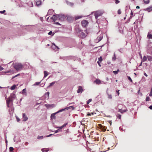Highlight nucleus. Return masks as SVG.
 <instances>
[{
  "instance_id": "nucleus-62",
  "label": "nucleus",
  "mask_w": 152,
  "mask_h": 152,
  "mask_svg": "<svg viewBox=\"0 0 152 152\" xmlns=\"http://www.w3.org/2000/svg\"><path fill=\"white\" fill-rule=\"evenodd\" d=\"M56 24L57 25H60V24L58 22H57L56 23Z\"/></svg>"
},
{
  "instance_id": "nucleus-32",
  "label": "nucleus",
  "mask_w": 152,
  "mask_h": 152,
  "mask_svg": "<svg viewBox=\"0 0 152 152\" xmlns=\"http://www.w3.org/2000/svg\"><path fill=\"white\" fill-rule=\"evenodd\" d=\"M14 150V148L12 147H11L10 148V151L12 152Z\"/></svg>"
},
{
  "instance_id": "nucleus-42",
  "label": "nucleus",
  "mask_w": 152,
  "mask_h": 152,
  "mask_svg": "<svg viewBox=\"0 0 152 152\" xmlns=\"http://www.w3.org/2000/svg\"><path fill=\"white\" fill-rule=\"evenodd\" d=\"M128 79L131 82H133V81H132V79L129 76H128Z\"/></svg>"
},
{
  "instance_id": "nucleus-4",
  "label": "nucleus",
  "mask_w": 152,
  "mask_h": 152,
  "mask_svg": "<svg viewBox=\"0 0 152 152\" xmlns=\"http://www.w3.org/2000/svg\"><path fill=\"white\" fill-rule=\"evenodd\" d=\"M71 108H72V110H74V107L72 106H70L68 107H66L64 109H62L58 110V112H61L64 111L68 110Z\"/></svg>"
},
{
  "instance_id": "nucleus-47",
  "label": "nucleus",
  "mask_w": 152,
  "mask_h": 152,
  "mask_svg": "<svg viewBox=\"0 0 152 152\" xmlns=\"http://www.w3.org/2000/svg\"><path fill=\"white\" fill-rule=\"evenodd\" d=\"M115 3L116 4H117L118 3H119L120 2V1H118V0H115Z\"/></svg>"
},
{
  "instance_id": "nucleus-52",
  "label": "nucleus",
  "mask_w": 152,
  "mask_h": 152,
  "mask_svg": "<svg viewBox=\"0 0 152 152\" xmlns=\"http://www.w3.org/2000/svg\"><path fill=\"white\" fill-rule=\"evenodd\" d=\"M60 130H59V129H58V130H56L55 131V133H57Z\"/></svg>"
},
{
  "instance_id": "nucleus-54",
  "label": "nucleus",
  "mask_w": 152,
  "mask_h": 152,
  "mask_svg": "<svg viewBox=\"0 0 152 152\" xmlns=\"http://www.w3.org/2000/svg\"><path fill=\"white\" fill-rule=\"evenodd\" d=\"M52 34V32L51 31H50L48 33V34L49 35H51Z\"/></svg>"
},
{
  "instance_id": "nucleus-41",
  "label": "nucleus",
  "mask_w": 152,
  "mask_h": 152,
  "mask_svg": "<svg viewBox=\"0 0 152 152\" xmlns=\"http://www.w3.org/2000/svg\"><path fill=\"white\" fill-rule=\"evenodd\" d=\"M99 60L100 61H102V58L101 56H100L99 58Z\"/></svg>"
},
{
  "instance_id": "nucleus-61",
  "label": "nucleus",
  "mask_w": 152,
  "mask_h": 152,
  "mask_svg": "<svg viewBox=\"0 0 152 152\" xmlns=\"http://www.w3.org/2000/svg\"><path fill=\"white\" fill-rule=\"evenodd\" d=\"M136 8L137 9H139L140 8V7L139 6H137L136 7Z\"/></svg>"
},
{
  "instance_id": "nucleus-50",
  "label": "nucleus",
  "mask_w": 152,
  "mask_h": 152,
  "mask_svg": "<svg viewBox=\"0 0 152 152\" xmlns=\"http://www.w3.org/2000/svg\"><path fill=\"white\" fill-rule=\"evenodd\" d=\"M119 90H117V91H116V93H117V94H118V96H119Z\"/></svg>"
},
{
  "instance_id": "nucleus-44",
  "label": "nucleus",
  "mask_w": 152,
  "mask_h": 152,
  "mask_svg": "<svg viewBox=\"0 0 152 152\" xmlns=\"http://www.w3.org/2000/svg\"><path fill=\"white\" fill-rule=\"evenodd\" d=\"M149 96H152V88H151V91L150 93L149 94Z\"/></svg>"
},
{
  "instance_id": "nucleus-13",
  "label": "nucleus",
  "mask_w": 152,
  "mask_h": 152,
  "mask_svg": "<svg viewBox=\"0 0 152 152\" xmlns=\"http://www.w3.org/2000/svg\"><path fill=\"white\" fill-rule=\"evenodd\" d=\"M59 113V112H58V111H57V112L56 113H55L51 114V116H50L51 118L52 119H55V115L56 114H57L58 113Z\"/></svg>"
},
{
  "instance_id": "nucleus-1",
  "label": "nucleus",
  "mask_w": 152,
  "mask_h": 152,
  "mask_svg": "<svg viewBox=\"0 0 152 152\" xmlns=\"http://www.w3.org/2000/svg\"><path fill=\"white\" fill-rule=\"evenodd\" d=\"M13 67L17 71L21 70L23 67V66L21 63H16L13 64Z\"/></svg>"
},
{
  "instance_id": "nucleus-40",
  "label": "nucleus",
  "mask_w": 152,
  "mask_h": 152,
  "mask_svg": "<svg viewBox=\"0 0 152 152\" xmlns=\"http://www.w3.org/2000/svg\"><path fill=\"white\" fill-rule=\"evenodd\" d=\"M108 98H109V99H112V95H111V94H108Z\"/></svg>"
},
{
  "instance_id": "nucleus-19",
  "label": "nucleus",
  "mask_w": 152,
  "mask_h": 152,
  "mask_svg": "<svg viewBox=\"0 0 152 152\" xmlns=\"http://www.w3.org/2000/svg\"><path fill=\"white\" fill-rule=\"evenodd\" d=\"M50 93L49 91H48L45 93V97L47 98L48 99L49 98V96Z\"/></svg>"
},
{
  "instance_id": "nucleus-3",
  "label": "nucleus",
  "mask_w": 152,
  "mask_h": 152,
  "mask_svg": "<svg viewBox=\"0 0 152 152\" xmlns=\"http://www.w3.org/2000/svg\"><path fill=\"white\" fill-rule=\"evenodd\" d=\"M58 20L61 21H64L66 18V16L64 15H58Z\"/></svg>"
},
{
  "instance_id": "nucleus-59",
  "label": "nucleus",
  "mask_w": 152,
  "mask_h": 152,
  "mask_svg": "<svg viewBox=\"0 0 152 152\" xmlns=\"http://www.w3.org/2000/svg\"><path fill=\"white\" fill-rule=\"evenodd\" d=\"M144 75L145 76H146V77L148 76V75L145 73H144Z\"/></svg>"
},
{
  "instance_id": "nucleus-25",
  "label": "nucleus",
  "mask_w": 152,
  "mask_h": 152,
  "mask_svg": "<svg viewBox=\"0 0 152 152\" xmlns=\"http://www.w3.org/2000/svg\"><path fill=\"white\" fill-rule=\"evenodd\" d=\"M55 83H56L55 82H52L51 83H50V85H49V86H48V87H50L51 86H53L54 85V84Z\"/></svg>"
},
{
  "instance_id": "nucleus-17",
  "label": "nucleus",
  "mask_w": 152,
  "mask_h": 152,
  "mask_svg": "<svg viewBox=\"0 0 152 152\" xmlns=\"http://www.w3.org/2000/svg\"><path fill=\"white\" fill-rule=\"evenodd\" d=\"M147 58L149 61H152V56H147Z\"/></svg>"
},
{
  "instance_id": "nucleus-43",
  "label": "nucleus",
  "mask_w": 152,
  "mask_h": 152,
  "mask_svg": "<svg viewBox=\"0 0 152 152\" xmlns=\"http://www.w3.org/2000/svg\"><path fill=\"white\" fill-rule=\"evenodd\" d=\"M118 14L120 15L121 14V11L120 9H119L118 11Z\"/></svg>"
},
{
  "instance_id": "nucleus-23",
  "label": "nucleus",
  "mask_w": 152,
  "mask_h": 152,
  "mask_svg": "<svg viewBox=\"0 0 152 152\" xmlns=\"http://www.w3.org/2000/svg\"><path fill=\"white\" fill-rule=\"evenodd\" d=\"M44 77H45L48 75V72H47L46 71H45L44 72Z\"/></svg>"
},
{
  "instance_id": "nucleus-53",
  "label": "nucleus",
  "mask_w": 152,
  "mask_h": 152,
  "mask_svg": "<svg viewBox=\"0 0 152 152\" xmlns=\"http://www.w3.org/2000/svg\"><path fill=\"white\" fill-rule=\"evenodd\" d=\"M4 69V68L2 67H1V66H0V71H1Z\"/></svg>"
},
{
  "instance_id": "nucleus-48",
  "label": "nucleus",
  "mask_w": 152,
  "mask_h": 152,
  "mask_svg": "<svg viewBox=\"0 0 152 152\" xmlns=\"http://www.w3.org/2000/svg\"><path fill=\"white\" fill-rule=\"evenodd\" d=\"M20 75V74H18V75H15V76H14L13 77H12V79H13V78H14L15 77H17V76H19Z\"/></svg>"
},
{
  "instance_id": "nucleus-55",
  "label": "nucleus",
  "mask_w": 152,
  "mask_h": 152,
  "mask_svg": "<svg viewBox=\"0 0 152 152\" xmlns=\"http://www.w3.org/2000/svg\"><path fill=\"white\" fill-rule=\"evenodd\" d=\"M53 134H50L48 135H47L46 136V137H50Z\"/></svg>"
},
{
  "instance_id": "nucleus-64",
  "label": "nucleus",
  "mask_w": 152,
  "mask_h": 152,
  "mask_svg": "<svg viewBox=\"0 0 152 152\" xmlns=\"http://www.w3.org/2000/svg\"><path fill=\"white\" fill-rule=\"evenodd\" d=\"M28 144V143L27 142H26L25 143V145H27Z\"/></svg>"
},
{
  "instance_id": "nucleus-38",
  "label": "nucleus",
  "mask_w": 152,
  "mask_h": 152,
  "mask_svg": "<svg viewBox=\"0 0 152 152\" xmlns=\"http://www.w3.org/2000/svg\"><path fill=\"white\" fill-rule=\"evenodd\" d=\"M118 71L119 70H118L117 71H113V72L115 75H116L118 73Z\"/></svg>"
},
{
  "instance_id": "nucleus-11",
  "label": "nucleus",
  "mask_w": 152,
  "mask_h": 152,
  "mask_svg": "<svg viewBox=\"0 0 152 152\" xmlns=\"http://www.w3.org/2000/svg\"><path fill=\"white\" fill-rule=\"evenodd\" d=\"M83 91V89L82 87L81 86H79L78 87V89L77 90V93H82Z\"/></svg>"
},
{
  "instance_id": "nucleus-7",
  "label": "nucleus",
  "mask_w": 152,
  "mask_h": 152,
  "mask_svg": "<svg viewBox=\"0 0 152 152\" xmlns=\"http://www.w3.org/2000/svg\"><path fill=\"white\" fill-rule=\"evenodd\" d=\"M78 35L80 37L82 38H84L86 37V35L85 34V33H83L82 31H80L79 32H78Z\"/></svg>"
},
{
  "instance_id": "nucleus-31",
  "label": "nucleus",
  "mask_w": 152,
  "mask_h": 152,
  "mask_svg": "<svg viewBox=\"0 0 152 152\" xmlns=\"http://www.w3.org/2000/svg\"><path fill=\"white\" fill-rule=\"evenodd\" d=\"M150 98L149 96H147L146 98V102L149 101H150Z\"/></svg>"
},
{
  "instance_id": "nucleus-37",
  "label": "nucleus",
  "mask_w": 152,
  "mask_h": 152,
  "mask_svg": "<svg viewBox=\"0 0 152 152\" xmlns=\"http://www.w3.org/2000/svg\"><path fill=\"white\" fill-rule=\"evenodd\" d=\"M92 101V99H89L88 101L87 102V104H89V103L91 102Z\"/></svg>"
},
{
  "instance_id": "nucleus-14",
  "label": "nucleus",
  "mask_w": 152,
  "mask_h": 152,
  "mask_svg": "<svg viewBox=\"0 0 152 152\" xmlns=\"http://www.w3.org/2000/svg\"><path fill=\"white\" fill-rule=\"evenodd\" d=\"M51 47L53 49H56V48L57 49H59L58 47L56 46L54 43H53L52 45L51 46Z\"/></svg>"
},
{
  "instance_id": "nucleus-49",
  "label": "nucleus",
  "mask_w": 152,
  "mask_h": 152,
  "mask_svg": "<svg viewBox=\"0 0 152 152\" xmlns=\"http://www.w3.org/2000/svg\"><path fill=\"white\" fill-rule=\"evenodd\" d=\"M130 15H131V16L130 17V18H131L133 16V13L132 11H131Z\"/></svg>"
},
{
  "instance_id": "nucleus-27",
  "label": "nucleus",
  "mask_w": 152,
  "mask_h": 152,
  "mask_svg": "<svg viewBox=\"0 0 152 152\" xmlns=\"http://www.w3.org/2000/svg\"><path fill=\"white\" fill-rule=\"evenodd\" d=\"M147 56L146 57V56H144L143 57V61L144 62V61H147Z\"/></svg>"
},
{
  "instance_id": "nucleus-36",
  "label": "nucleus",
  "mask_w": 152,
  "mask_h": 152,
  "mask_svg": "<svg viewBox=\"0 0 152 152\" xmlns=\"http://www.w3.org/2000/svg\"><path fill=\"white\" fill-rule=\"evenodd\" d=\"M127 111V109H126L124 110H122L121 113H124L126 112Z\"/></svg>"
},
{
  "instance_id": "nucleus-26",
  "label": "nucleus",
  "mask_w": 152,
  "mask_h": 152,
  "mask_svg": "<svg viewBox=\"0 0 152 152\" xmlns=\"http://www.w3.org/2000/svg\"><path fill=\"white\" fill-rule=\"evenodd\" d=\"M16 87V86L15 85H14L11 87L10 89L11 90H13L15 89Z\"/></svg>"
},
{
  "instance_id": "nucleus-51",
  "label": "nucleus",
  "mask_w": 152,
  "mask_h": 152,
  "mask_svg": "<svg viewBox=\"0 0 152 152\" xmlns=\"http://www.w3.org/2000/svg\"><path fill=\"white\" fill-rule=\"evenodd\" d=\"M5 12V10H3V11H1L0 12V13H1L2 14L4 13Z\"/></svg>"
},
{
  "instance_id": "nucleus-20",
  "label": "nucleus",
  "mask_w": 152,
  "mask_h": 152,
  "mask_svg": "<svg viewBox=\"0 0 152 152\" xmlns=\"http://www.w3.org/2000/svg\"><path fill=\"white\" fill-rule=\"evenodd\" d=\"M11 101V100L10 99L7 100V106L8 107H10L9 104H10V102Z\"/></svg>"
},
{
  "instance_id": "nucleus-58",
  "label": "nucleus",
  "mask_w": 152,
  "mask_h": 152,
  "mask_svg": "<svg viewBox=\"0 0 152 152\" xmlns=\"http://www.w3.org/2000/svg\"><path fill=\"white\" fill-rule=\"evenodd\" d=\"M149 108L151 110H152V105L150 106Z\"/></svg>"
},
{
  "instance_id": "nucleus-34",
  "label": "nucleus",
  "mask_w": 152,
  "mask_h": 152,
  "mask_svg": "<svg viewBox=\"0 0 152 152\" xmlns=\"http://www.w3.org/2000/svg\"><path fill=\"white\" fill-rule=\"evenodd\" d=\"M117 118L119 119H121V115L119 114H118L117 115Z\"/></svg>"
},
{
  "instance_id": "nucleus-45",
  "label": "nucleus",
  "mask_w": 152,
  "mask_h": 152,
  "mask_svg": "<svg viewBox=\"0 0 152 152\" xmlns=\"http://www.w3.org/2000/svg\"><path fill=\"white\" fill-rule=\"evenodd\" d=\"M40 83V82H36L35 84H34V85H39V84Z\"/></svg>"
},
{
  "instance_id": "nucleus-33",
  "label": "nucleus",
  "mask_w": 152,
  "mask_h": 152,
  "mask_svg": "<svg viewBox=\"0 0 152 152\" xmlns=\"http://www.w3.org/2000/svg\"><path fill=\"white\" fill-rule=\"evenodd\" d=\"M42 152H47L48 151V150H47L46 148H43L42 149Z\"/></svg>"
},
{
  "instance_id": "nucleus-6",
  "label": "nucleus",
  "mask_w": 152,
  "mask_h": 152,
  "mask_svg": "<svg viewBox=\"0 0 152 152\" xmlns=\"http://www.w3.org/2000/svg\"><path fill=\"white\" fill-rule=\"evenodd\" d=\"M88 22L87 20H84L82 21L81 24L83 27H86L88 25Z\"/></svg>"
},
{
  "instance_id": "nucleus-39",
  "label": "nucleus",
  "mask_w": 152,
  "mask_h": 152,
  "mask_svg": "<svg viewBox=\"0 0 152 152\" xmlns=\"http://www.w3.org/2000/svg\"><path fill=\"white\" fill-rule=\"evenodd\" d=\"M93 112L91 113H88L87 114V115H93Z\"/></svg>"
},
{
  "instance_id": "nucleus-56",
  "label": "nucleus",
  "mask_w": 152,
  "mask_h": 152,
  "mask_svg": "<svg viewBox=\"0 0 152 152\" xmlns=\"http://www.w3.org/2000/svg\"><path fill=\"white\" fill-rule=\"evenodd\" d=\"M115 59L116 57L114 56V57L112 59L114 61L115 60Z\"/></svg>"
},
{
  "instance_id": "nucleus-2",
  "label": "nucleus",
  "mask_w": 152,
  "mask_h": 152,
  "mask_svg": "<svg viewBox=\"0 0 152 152\" xmlns=\"http://www.w3.org/2000/svg\"><path fill=\"white\" fill-rule=\"evenodd\" d=\"M104 12V11L102 10H99L95 12L94 16L95 18L97 19L99 17L102 16Z\"/></svg>"
},
{
  "instance_id": "nucleus-12",
  "label": "nucleus",
  "mask_w": 152,
  "mask_h": 152,
  "mask_svg": "<svg viewBox=\"0 0 152 152\" xmlns=\"http://www.w3.org/2000/svg\"><path fill=\"white\" fill-rule=\"evenodd\" d=\"M145 10L148 12H150L152 11V6L149 7H148Z\"/></svg>"
},
{
  "instance_id": "nucleus-60",
  "label": "nucleus",
  "mask_w": 152,
  "mask_h": 152,
  "mask_svg": "<svg viewBox=\"0 0 152 152\" xmlns=\"http://www.w3.org/2000/svg\"><path fill=\"white\" fill-rule=\"evenodd\" d=\"M98 39L99 40V41H100L102 39V38L101 37H99Z\"/></svg>"
},
{
  "instance_id": "nucleus-15",
  "label": "nucleus",
  "mask_w": 152,
  "mask_h": 152,
  "mask_svg": "<svg viewBox=\"0 0 152 152\" xmlns=\"http://www.w3.org/2000/svg\"><path fill=\"white\" fill-rule=\"evenodd\" d=\"M94 82L96 83L97 84H99L101 83V81L99 79H96Z\"/></svg>"
},
{
  "instance_id": "nucleus-18",
  "label": "nucleus",
  "mask_w": 152,
  "mask_h": 152,
  "mask_svg": "<svg viewBox=\"0 0 152 152\" xmlns=\"http://www.w3.org/2000/svg\"><path fill=\"white\" fill-rule=\"evenodd\" d=\"M36 4L37 6H39L41 5V1L39 0L36 1Z\"/></svg>"
},
{
  "instance_id": "nucleus-30",
  "label": "nucleus",
  "mask_w": 152,
  "mask_h": 152,
  "mask_svg": "<svg viewBox=\"0 0 152 152\" xmlns=\"http://www.w3.org/2000/svg\"><path fill=\"white\" fill-rule=\"evenodd\" d=\"M53 104L50 105L49 104H45V106L47 107H49L52 106L53 105Z\"/></svg>"
},
{
  "instance_id": "nucleus-8",
  "label": "nucleus",
  "mask_w": 152,
  "mask_h": 152,
  "mask_svg": "<svg viewBox=\"0 0 152 152\" xmlns=\"http://www.w3.org/2000/svg\"><path fill=\"white\" fill-rule=\"evenodd\" d=\"M51 18L53 20L54 22H55L56 20H58V15H53Z\"/></svg>"
},
{
  "instance_id": "nucleus-63",
  "label": "nucleus",
  "mask_w": 152,
  "mask_h": 152,
  "mask_svg": "<svg viewBox=\"0 0 152 152\" xmlns=\"http://www.w3.org/2000/svg\"><path fill=\"white\" fill-rule=\"evenodd\" d=\"M108 122H109V123H110V125H111L112 122H111V121H108Z\"/></svg>"
},
{
  "instance_id": "nucleus-28",
  "label": "nucleus",
  "mask_w": 152,
  "mask_h": 152,
  "mask_svg": "<svg viewBox=\"0 0 152 152\" xmlns=\"http://www.w3.org/2000/svg\"><path fill=\"white\" fill-rule=\"evenodd\" d=\"M26 88L23 89L22 91V94H26Z\"/></svg>"
},
{
  "instance_id": "nucleus-57",
  "label": "nucleus",
  "mask_w": 152,
  "mask_h": 152,
  "mask_svg": "<svg viewBox=\"0 0 152 152\" xmlns=\"http://www.w3.org/2000/svg\"><path fill=\"white\" fill-rule=\"evenodd\" d=\"M121 111H122V110L121 109H118V111L119 112H120L121 113Z\"/></svg>"
},
{
  "instance_id": "nucleus-10",
  "label": "nucleus",
  "mask_w": 152,
  "mask_h": 152,
  "mask_svg": "<svg viewBox=\"0 0 152 152\" xmlns=\"http://www.w3.org/2000/svg\"><path fill=\"white\" fill-rule=\"evenodd\" d=\"M14 70H10L5 72V73H9L8 75H10L13 74L14 73Z\"/></svg>"
},
{
  "instance_id": "nucleus-22",
  "label": "nucleus",
  "mask_w": 152,
  "mask_h": 152,
  "mask_svg": "<svg viewBox=\"0 0 152 152\" xmlns=\"http://www.w3.org/2000/svg\"><path fill=\"white\" fill-rule=\"evenodd\" d=\"M82 17V16L81 15L77 16L75 17V20H77L78 19L81 18Z\"/></svg>"
},
{
  "instance_id": "nucleus-21",
  "label": "nucleus",
  "mask_w": 152,
  "mask_h": 152,
  "mask_svg": "<svg viewBox=\"0 0 152 152\" xmlns=\"http://www.w3.org/2000/svg\"><path fill=\"white\" fill-rule=\"evenodd\" d=\"M67 125V124L65 123V124H64L63 126H61L58 127V128H59L58 129H62L65 126Z\"/></svg>"
},
{
  "instance_id": "nucleus-35",
  "label": "nucleus",
  "mask_w": 152,
  "mask_h": 152,
  "mask_svg": "<svg viewBox=\"0 0 152 152\" xmlns=\"http://www.w3.org/2000/svg\"><path fill=\"white\" fill-rule=\"evenodd\" d=\"M43 136H38L37 137V138L38 139H42L43 138Z\"/></svg>"
},
{
  "instance_id": "nucleus-29",
  "label": "nucleus",
  "mask_w": 152,
  "mask_h": 152,
  "mask_svg": "<svg viewBox=\"0 0 152 152\" xmlns=\"http://www.w3.org/2000/svg\"><path fill=\"white\" fill-rule=\"evenodd\" d=\"M53 12V11L52 10H49L48 12V15H50V13H51V12Z\"/></svg>"
},
{
  "instance_id": "nucleus-9",
  "label": "nucleus",
  "mask_w": 152,
  "mask_h": 152,
  "mask_svg": "<svg viewBox=\"0 0 152 152\" xmlns=\"http://www.w3.org/2000/svg\"><path fill=\"white\" fill-rule=\"evenodd\" d=\"M22 119L23 121H26L28 119V118L25 113H23L22 114Z\"/></svg>"
},
{
  "instance_id": "nucleus-5",
  "label": "nucleus",
  "mask_w": 152,
  "mask_h": 152,
  "mask_svg": "<svg viewBox=\"0 0 152 152\" xmlns=\"http://www.w3.org/2000/svg\"><path fill=\"white\" fill-rule=\"evenodd\" d=\"M67 20L69 22H71L74 19V18L72 17L70 15H67Z\"/></svg>"
},
{
  "instance_id": "nucleus-46",
  "label": "nucleus",
  "mask_w": 152,
  "mask_h": 152,
  "mask_svg": "<svg viewBox=\"0 0 152 152\" xmlns=\"http://www.w3.org/2000/svg\"><path fill=\"white\" fill-rule=\"evenodd\" d=\"M16 118L17 121L18 122H19L20 121V119L17 116H16Z\"/></svg>"
},
{
  "instance_id": "nucleus-24",
  "label": "nucleus",
  "mask_w": 152,
  "mask_h": 152,
  "mask_svg": "<svg viewBox=\"0 0 152 152\" xmlns=\"http://www.w3.org/2000/svg\"><path fill=\"white\" fill-rule=\"evenodd\" d=\"M144 3L146 4H148L149 3L150 0H143Z\"/></svg>"
},
{
  "instance_id": "nucleus-16",
  "label": "nucleus",
  "mask_w": 152,
  "mask_h": 152,
  "mask_svg": "<svg viewBox=\"0 0 152 152\" xmlns=\"http://www.w3.org/2000/svg\"><path fill=\"white\" fill-rule=\"evenodd\" d=\"M147 37L149 39H152V34H151L149 33H148V34Z\"/></svg>"
}]
</instances>
